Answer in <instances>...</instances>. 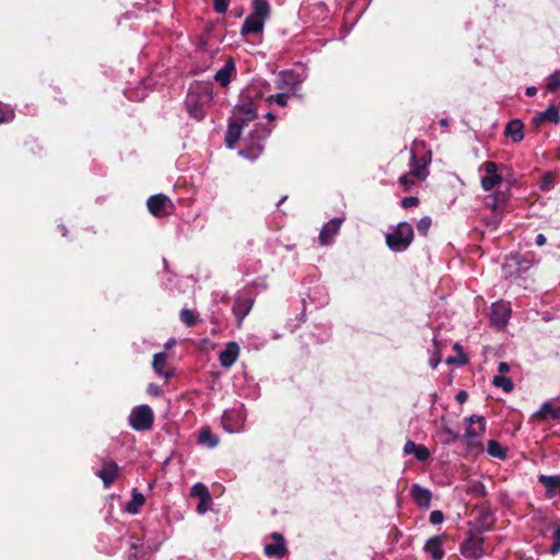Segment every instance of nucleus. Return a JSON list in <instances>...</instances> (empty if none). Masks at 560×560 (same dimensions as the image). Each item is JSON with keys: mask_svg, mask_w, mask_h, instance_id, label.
<instances>
[{"mask_svg": "<svg viewBox=\"0 0 560 560\" xmlns=\"http://www.w3.org/2000/svg\"><path fill=\"white\" fill-rule=\"evenodd\" d=\"M208 98L209 96L207 93L200 94L197 91H189L185 100V106L189 116L197 120H201L205 117L203 105Z\"/></svg>", "mask_w": 560, "mask_h": 560, "instance_id": "7", "label": "nucleus"}, {"mask_svg": "<svg viewBox=\"0 0 560 560\" xmlns=\"http://www.w3.org/2000/svg\"><path fill=\"white\" fill-rule=\"evenodd\" d=\"M145 498L142 493H140L137 489L132 490V498L128 502L126 510L130 514H137L140 508L144 504Z\"/></svg>", "mask_w": 560, "mask_h": 560, "instance_id": "34", "label": "nucleus"}, {"mask_svg": "<svg viewBox=\"0 0 560 560\" xmlns=\"http://www.w3.org/2000/svg\"><path fill=\"white\" fill-rule=\"evenodd\" d=\"M511 316V306L505 302H497L492 304L491 307V322L498 326L503 327Z\"/></svg>", "mask_w": 560, "mask_h": 560, "instance_id": "15", "label": "nucleus"}, {"mask_svg": "<svg viewBox=\"0 0 560 560\" xmlns=\"http://www.w3.org/2000/svg\"><path fill=\"white\" fill-rule=\"evenodd\" d=\"M243 126L244 125L237 120L230 121L225 136V143L230 149H232L240 140Z\"/></svg>", "mask_w": 560, "mask_h": 560, "instance_id": "28", "label": "nucleus"}, {"mask_svg": "<svg viewBox=\"0 0 560 560\" xmlns=\"http://www.w3.org/2000/svg\"><path fill=\"white\" fill-rule=\"evenodd\" d=\"M120 468L113 460H103L102 468L96 471V476L100 477L105 488H109L117 479Z\"/></svg>", "mask_w": 560, "mask_h": 560, "instance_id": "12", "label": "nucleus"}, {"mask_svg": "<svg viewBox=\"0 0 560 560\" xmlns=\"http://www.w3.org/2000/svg\"><path fill=\"white\" fill-rule=\"evenodd\" d=\"M441 124H442L443 126H446V125H447V122H446V120H445V119H442V120H441Z\"/></svg>", "mask_w": 560, "mask_h": 560, "instance_id": "61", "label": "nucleus"}, {"mask_svg": "<svg viewBox=\"0 0 560 560\" xmlns=\"http://www.w3.org/2000/svg\"><path fill=\"white\" fill-rule=\"evenodd\" d=\"M509 196L503 191H495L486 197V206L492 211H498L503 208L508 202Z\"/></svg>", "mask_w": 560, "mask_h": 560, "instance_id": "30", "label": "nucleus"}, {"mask_svg": "<svg viewBox=\"0 0 560 560\" xmlns=\"http://www.w3.org/2000/svg\"><path fill=\"white\" fill-rule=\"evenodd\" d=\"M287 199V197H282L281 200L278 202V207Z\"/></svg>", "mask_w": 560, "mask_h": 560, "instance_id": "58", "label": "nucleus"}, {"mask_svg": "<svg viewBox=\"0 0 560 560\" xmlns=\"http://www.w3.org/2000/svg\"><path fill=\"white\" fill-rule=\"evenodd\" d=\"M440 361H441V360H440V357H433V358H431V360H430V365H431V368H432V369H435V368L439 365Z\"/></svg>", "mask_w": 560, "mask_h": 560, "instance_id": "53", "label": "nucleus"}, {"mask_svg": "<svg viewBox=\"0 0 560 560\" xmlns=\"http://www.w3.org/2000/svg\"><path fill=\"white\" fill-rule=\"evenodd\" d=\"M443 521H444V514L441 511L435 510V511L431 512L430 522L432 524L438 525V524L443 523Z\"/></svg>", "mask_w": 560, "mask_h": 560, "instance_id": "45", "label": "nucleus"}, {"mask_svg": "<svg viewBox=\"0 0 560 560\" xmlns=\"http://www.w3.org/2000/svg\"><path fill=\"white\" fill-rule=\"evenodd\" d=\"M236 120L243 125L257 118L256 107L252 102L237 105L235 108Z\"/></svg>", "mask_w": 560, "mask_h": 560, "instance_id": "22", "label": "nucleus"}, {"mask_svg": "<svg viewBox=\"0 0 560 560\" xmlns=\"http://www.w3.org/2000/svg\"><path fill=\"white\" fill-rule=\"evenodd\" d=\"M404 453L406 455H412L419 462H425L430 457V451L422 444H417L411 440H408L404 445Z\"/></svg>", "mask_w": 560, "mask_h": 560, "instance_id": "20", "label": "nucleus"}, {"mask_svg": "<svg viewBox=\"0 0 560 560\" xmlns=\"http://www.w3.org/2000/svg\"><path fill=\"white\" fill-rule=\"evenodd\" d=\"M413 240V229L407 222H400L392 233H387V247L394 252L406 250Z\"/></svg>", "mask_w": 560, "mask_h": 560, "instance_id": "3", "label": "nucleus"}, {"mask_svg": "<svg viewBox=\"0 0 560 560\" xmlns=\"http://www.w3.org/2000/svg\"><path fill=\"white\" fill-rule=\"evenodd\" d=\"M230 0H213V9L215 12L223 14L228 11Z\"/></svg>", "mask_w": 560, "mask_h": 560, "instance_id": "42", "label": "nucleus"}, {"mask_svg": "<svg viewBox=\"0 0 560 560\" xmlns=\"http://www.w3.org/2000/svg\"><path fill=\"white\" fill-rule=\"evenodd\" d=\"M342 222L343 219L334 218L324 224L318 235V242L322 246H328L334 242L335 236L340 231Z\"/></svg>", "mask_w": 560, "mask_h": 560, "instance_id": "11", "label": "nucleus"}, {"mask_svg": "<svg viewBox=\"0 0 560 560\" xmlns=\"http://www.w3.org/2000/svg\"><path fill=\"white\" fill-rule=\"evenodd\" d=\"M443 433L447 436L446 443H453L458 439V435L448 428H444Z\"/></svg>", "mask_w": 560, "mask_h": 560, "instance_id": "48", "label": "nucleus"}, {"mask_svg": "<svg viewBox=\"0 0 560 560\" xmlns=\"http://www.w3.org/2000/svg\"><path fill=\"white\" fill-rule=\"evenodd\" d=\"M128 420L132 429L137 431H147L151 429L153 424L154 415L148 405H140L132 409Z\"/></svg>", "mask_w": 560, "mask_h": 560, "instance_id": "6", "label": "nucleus"}, {"mask_svg": "<svg viewBox=\"0 0 560 560\" xmlns=\"http://www.w3.org/2000/svg\"><path fill=\"white\" fill-rule=\"evenodd\" d=\"M264 25H265V20L250 14L245 19V21L242 25L241 33H242V35H247V34H252V33L258 34V33L262 32Z\"/></svg>", "mask_w": 560, "mask_h": 560, "instance_id": "26", "label": "nucleus"}, {"mask_svg": "<svg viewBox=\"0 0 560 560\" xmlns=\"http://www.w3.org/2000/svg\"><path fill=\"white\" fill-rule=\"evenodd\" d=\"M148 393L154 396H159L161 394L160 387L156 385H150L148 387Z\"/></svg>", "mask_w": 560, "mask_h": 560, "instance_id": "50", "label": "nucleus"}, {"mask_svg": "<svg viewBox=\"0 0 560 560\" xmlns=\"http://www.w3.org/2000/svg\"><path fill=\"white\" fill-rule=\"evenodd\" d=\"M179 318L187 327H194L198 323V316L189 308H183Z\"/></svg>", "mask_w": 560, "mask_h": 560, "instance_id": "36", "label": "nucleus"}, {"mask_svg": "<svg viewBox=\"0 0 560 560\" xmlns=\"http://www.w3.org/2000/svg\"><path fill=\"white\" fill-rule=\"evenodd\" d=\"M505 136L514 142H520L524 138L522 121L518 119L511 120L505 127Z\"/></svg>", "mask_w": 560, "mask_h": 560, "instance_id": "31", "label": "nucleus"}, {"mask_svg": "<svg viewBox=\"0 0 560 560\" xmlns=\"http://www.w3.org/2000/svg\"><path fill=\"white\" fill-rule=\"evenodd\" d=\"M534 121L536 125H540L544 122L559 124V121H560L559 110L556 106L550 105L546 110L538 114L534 118Z\"/></svg>", "mask_w": 560, "mask_h": 560, "instance_id": "29", "label": "nucleus"}, {"mask_svg": "<svg viewBox=\"0 0 560 560\" xmlns=\"http://www.w3.org/2000/svg\"><path fill=\"white\" fill-rule=\"evenodd\" d=\"M15 117L14 108L0 102V124L9 122Z\"/></svg>", "mask_w": 560, "mask_h": 560, "instance_id": "38", "label": "nucleus"}, {"mask_svg": "<svg viewBox=\"0 0 560 560\" xmlns=\"http://www.w3.org/2000/svg\"><path fill=\"white\" fill-rule=\"evenodd\" d=\"M538 480L546 488L548 498L560 495V476L540 475Z\"/></svg>", "mask_w": 560, "mask_h": 560, "instance_id": "25", "label": "nucleus"}, {"mask_svg": "<svg viewBox=\"0 0 560 560\" xmlns=\"http://www.w3.org/2000/svg\"><path fill=\"white\" fill-rule=\"evenodd\" d=\"M152 366L154 372L165 380H168L173 376V371L167 368V355L165 352L154 354Z\"/></svg>", "mask_w": 560, "mask_h": 560, "instance_id": "23", "label": "nucleus"}, {"mask_svg": "<svg viewBox=\"0 0 560 560\" xmlns=\"http://www.w3.org/2000/svg\"><path fill=\"white\" fill-rule=\"evenodd\" d=\"M467 393L464 392V390H460L457 393L456 395V400L459 402V404H464L466 400H467Z\"/></svg>", "mask_w": 560, "mask_h": 560, "instance_id": "49", "label": "nucleus"}, {"mask_svg": "<svg viewBox=\"0 0 560 560\" xmlns=\"http://www.w3.org/2000/svg\"><path fill=\"white\" fill-rule=\"evenodd\" d=\"M289 97H290L289 93L282 92V93L269 95L266 98V102L276 103L277 105H279L281 107H284L288 105Z\"/></svg>", "mask_w": 560, "mask_h": 560, "instance_id": "39", "label": "nucleus"}, {"mask_svg": "<svg viewBox=\"0 0 560 560\" xmlns=\"http://www.w3.org/2000/svg\"><path fill=\"white\" fill-rule=\"evenodd\" d=\"M410 495L419 508L428 509L431 504L432 492L418 483L410 487Z\"/></svg>", "mask_w": 560, "mask_h": 560, "instance_id": "18", "label": "nucleus"}, {"mask_svg": "<svg viewBox=\"0 0 560 560\" xmlns=\"http://www.w3.org/2000/svg\"><path fill=\"white\" fill-rule=\"evenodd\" d=\"M501 168H503L502 165H498L492 161H486L479 166V172L483 173L480 177V185L485 191H490L502 183Z\"/></svg>", "mask_w": 560, "mask_h": 560, "instance_id": "4", "label": "nucleus"}, {"mask_svg": "<svg viewBox=\"0 0 560 560\" xmlns=\"http://www.w3.org/2000/svg\"><path fill=\"white\" fill-rule=\"evenodd\" d=\"M244 421L242 412L237 410L225 411L222 417V424L230 433L238 432L243 428Z\"/></svg>", "mask_w": 560, "mask_h": 560, "instance_id": "17", "label": "nucleus"}, {"mask_svg": "<svg viewBox=\"0 0 560 560\" xmlns=\"http://www.w3.org/2000/svg\"><path fill=\"white\" fill-rule=\"evenodd\" d=\"M536 94V88L535 86H529L526 89V95L527 96H534Z\"/></svg>", "mask_w": 560, "mask_h": 560, "instance_id": "54", "label": "nucleus"}, {"mask_svg": "<svg viewBox=\"0 0 560 560\" xmlns=\"http://www.w3.org/2000/svg\"><path fill=\"white\" fill-rule=\"evenodd\" d=\"M431 224H432V220L430 217H423L419 220L418 224H417V229L419 231L420 234L427 236L430 228H431Z\"/></svg>", "mask_w": 560, "mask_h": 560, "instance_id": "41", "label": "nucleus"}, {"mask_svg": "<svg viewBox=\"0 0 560 560\" xmlns=\"http://www.w3.org/2000/svg\"><path fill=\"white\" fill-rule=\"evenodd\" d=\"M302 82L303 79L299 73H295L294 71H283L279 75L277 88L284 90V93H289V95H295Z\"/></svg>", "mask_w": 560, "mask_h": 560, "instance_id": "10", "label": "nucleus"}, {"mask_svg": "<svg viewBox=\"0 0 560 560\" xmlns=\"http://www.w3.org/2000/svg\"><path fill=\"white\" fill-rule=\"evenodd\" d=\"M270 538L272 542L265 545V555L278 559L283 558L288 553L283 536L279 533H272Z\"/></svg>", "mask_w": 560, "mask_h": 560, "instance_id": "13", "label": "nucleus"}, {"mask_svg": "<svg viewBox=\"0 0 560 560\" xmlns=\"http://www.w3.org/2000/svg\"><path fill=\"white\" fill-rule=\"evenodd\" d=\"M411 174H406L399 177V183L405 188V190H408L409 187L415 184L411 179Z\"/></svg>", "mask_w": 560, "mask_h": 560, "instance_id": "46", "label": "nucleus"}, {"mask_svg": "<svg viewBox=\"0 0 560 560\" xmlns=\"http://www.w3.org/2000/svg\"><path fill=\"white\" fill-rule=\"evenodd\" d=\"M550 552L552 555L560 552V526L553 533V544L551 545Z\"/></svg>", "mask_w": 560, "mask_h": 560, "instance_id": "43", "label": "nucleus"}, {"mask_svg": "<svg viewBox=\"0 0 560 560\" xmlns=\"http://www.w3.org/2000/svg\"><path fill=\"white\" fill-rule=\"evenodd\" d=\"M138 549H139V546L136 542H131L128 560H141Z\"/></svg>", "mask_w": 560, "mask_h": 560, "instance_id": "47", "label": "nucleus"}, {"mask_svg": "<svg viewBox=\"0 0 560 560\" xmlns=\"http://www.w3.org/2000/svg\"><path fill=\"white\" fill-rule=\"evenodd\" d=\"M175 342H176V341H175V340H173V339H172V340H170V341H167V342L165 343V348H166V349H171V348L175 345Z\"/></svg>", "mask_w": 560, "mask_h": 560, "instance_id": "55", "label": "nucleus"}, {"mask_svg": "<svg viewBox=\"0 0 560 560\" xmlns=\"http://www.w3.org/2000/svg\"><path fill=\"white\" fill-rule=\"evenodd\" d=\"M500 373H508L510 371V365L506 362H501L498 366Z\"/></svg>", "mask_w": 560, "mask_h": 560, "instance_id": "51", "label": "nucleus"}, {"mask_svg": "<svg viewBox=\"0 0 560 560\" xmlns=\"http://www.w3.org/2000/svg\"><path fill=\"white\" fill-rule=\"evenodd\" d=\"M480 488H481V490H480L481 494H483V495H485V494H486L485 486L480 485Z\"/></svg>", "mask_w": 560, "mask_h": 560, "instance_id": "57", "label": "nucleus"}, {"mask_svg": "<svg viewBox=\"0 0 560 560\" xmlns=\"http://www.w3.org/2000/svg\"><path fill=\"white\" fill-rule=\"evenodd\" d=\"M190 495L199 499V503L197 505V512L199 514H203L209 510L212 499L208 488L205 485L198 482L192 486Z\"/></svg>", "mask_w": 560, "mask_h": 560, "instance_id": "14", "label": "nucleus"}, {"mask_svg": "<svg viewBox=\"0 0 560 560\" xmlns=\"http://www.w3.org/2000/svg\"><path fill=\"white\" fill-rule=\"evenodd\" d=\"M446 362H447V363H453V362H454V359H453V358H448V359L446 360Z\"/></svg>", "mask_w": 560, "mask_h": 560, "instance_id": "60", "label": "nucleus"}, {"mask_svg": "<svg viewBox=\"0 0 560 560\" xmlns=\"http://www.w3.org/2000/svg\"><path fill=\"white\" fill-rule=\"evenodd\" d=\"M238 354H240L238 345L234 341L229 342L225 346L224 350H222L219 354L220 364L225 369L231 368L237 360Z\"/></svg>", "mask_w": 560, "mask_h": 560, "instance_id": "19", "label": "nucleus"}, {"mask_svg": "<svg viewBox=\"0 0 560 560\" xmlns=\"http://www.w3.org/2000/svg\"><path fill=\"white\" fill-rule=\"evenodd\" d=\"M254 305V299L237 295L233 304V313L237 318V327L242 326L244 318L248 315Z\"/></svg>", "mask_w": 560, "mask_h": 560, "instance_id": "16", "label": "nucleus"}, {"mask_svg": "<svg viewBox=\"0 0 560 560\" xmlns=\"http://www.w3.org/2000/svg\"><path fill=\"white\" fill-rule=\"evenodd\" d=\"M487 453L498 459H505L508 454V448L503 447L498 441L489 440L487 443Z\"/></svg>", "mask_w": 560, "mask_h": 560, "instance_id": "32", "label": "nucleus"}, {"mask_svg": "<svg viewBox=\"0 0 560 560\" xmlns=\"http://www.w3.org/2000/svg\"><path fill=\"white\" fill-rule=\"evenodd\" d=\"M467 428L463 435V440L466 442L469 448H482L481 438L486 432L487 422L482 416H470L466 419Z\"/></svg>", "mask_w": 560, "mask_h": 560, "instance_id": "2", "label": "nucleus"}, {"mask_svg": "<svg viewBox=\"0 0 560 560\" xmlns=\"http://www.w3.org/2000/svg\"><path fill=\"white\" fill-rule=\"evenodd\" d=\"M533 418L538 421H546L549 419L560 418V408L556 407L551 401L544 402L540 408L533 415Z\"/></svg>", "mask_w": 560, "mask_h": 560, "instance_id": "21", "label": "nucleus"}, {"mask_svg": "<svg viewBox=\"0 0 560 560\" xmlns=\"http://www.w3.org/2000/svg\"><path fill=\"white\" fill-rule=\"evenodd\" d=\"M485 518H486V520H488V518H489V521H490V522H492V516H491L490 514H489V515H486V516H485Z\"/></svg>", "mask_w": 560, "mask_h": 560, "instance_id": "59", "label": "nucleus"}, {"mask_svg": "<svg viewBox=\"0 0 560 560\" xmlns=\"http://www.w3.org/2000/svg\"><path fill=\"white\" fill-rule=\"evenodd\" d=\"M198 442L209 447H215L219 443V438L209 428H203L199 433Z\"/></svg>", "mask_w": 560, "mask_h": 560, "instance_id": "35", "label": "nucleus"}, {"mask_svg": "<svg viewBox=\"0 0 560 560\" xmlns=\"http://www.w3.org/2000/svg\"><path fill=\"white\" fill-rule=\"evenodd\" d=\"M492 383L494 386L502 388L505 393H510L514 388L512 380L503 375H495Z\"/></svg>", "mask_w": 560, "mask_h": 560, "instance_id": "37", "label": "nucleus"}, {"mask_svg": "<svg viewBox=\"0 0 560 560\" xmlns=\"http://www.w3.org/2000/svg\"><path fill=\"white\" fill-rule=\"evenodd\" d=\"M485 538L481 534H470L460 547L463 556L467 558H480L483 553Z\"/></svg>", "mask_w": 560, "mask_h": 560, "instance_id": "9", "label": "nucleus"}, {"mask_svg": "<svg viewBox=\"0 0 560 560\" xmlns=\"http://www.w3.org/2000/svg\"><path fill=\"white\" fill-rule=\"evenodd\" d=\"M266 118H267L268 120H275V119H276V116H275L272 113H268V114L266 115Z\"/></svg>", "mask_w": 560, "mask_h": 560, "instance_id": "56", "label": "nucleus"}, {"mask_svg": "<svg viewBox=\"0 0 560 560\" xmlns=\"http://www.w3.org/2000/svg\"><path fill=\"white\" fill-rule=\"evenodd\" d=\"M536 244L538 246H542L546 244V237L544 234H538L537 237H536Z\"/></svg>", "mask_w": 560, "mask_h": 560, "instance_id": "52", "label": "nucleus"}, {"mask_svg": "<svg viewBox=\"0 0 560 560\" xmlns=\"http://www.w3.org/2000/svg\"><path fill=\"white\" fill-rule=\"evenodd\" d=\"M424 551L433 560H441L444 557L443 537L442 536L431 537L424 546Z\"/></svg>", "mask_w": 560, "mask_h": 560, "instance_id": "24", "label": "nucleus"}, {"mask_svg": "<svg viewBox=\"0 0 560 560\" xmlns=\"http://www.w3.org/2000/svg\"><path fill=\"white\" fill-rule=\"evenodd\" d=\"M234 71L235 63L233 59H229L224 67L217 71L214 79L221 86L225 88L230 84Z\"/></svg>", "mask_w": 560, "mask_h": 560, "instance_id": "27", "label": "nucleus"}, {"mask_svg": "<svg viewBox=\"0 0 560 560\" xmlns=\"http://www.w3.org/2000/svg\"><path fill=\"white\" fill-rule=\"evenodd\" d=\"M419 203V199L413 196L405 197L401 199L400 205L402 208L416 207Z\"/></svg>", "mask_w": 560, "mask_h": 560, "instance_id": "44", "label": "nucleus"}, {"mask_svg": "<svg viewBox=\"0 0 560 560\" xmlns=\"http://www.w3.org/2000/svg\"><path fill=\"white\" fill-rule=\"evenodd\" d=\"M271 129L257 125L245 139V147L241 154L250 160H256L264 151L262 141L269 137Z\"/></svg>", "mask_w": 560, "mask_h": 560, "instance_id": "1", "label": "nucleus"}, {"mask_svg": "<svg viewBox=\"0 0 560 560\" xmlns=\"http://www.w3.org/2000/svg\"><path fill=\"white\" fill-rule=\"evenodd\" d=\"M147 206L149 211L158 218L166 217L174 210L172 200L162 194L151 196L147 201Z\"/></svg>", "mask_w": 560, "mask_h": 560, "instance_id": "8", "label": "nucleus"}, {"mask_svg": "<svg viewBox=\"0 0 560 560\" xmlns=\"http://www.w3.org/2000/svg\"><path fill=\"white\" fill-rule=\"evenodd\" d=\"M252 15L266 21L270 15V5L267 0H253Z\"/></svg>", "mask_w": 560, "mask_h": 560, "instance_id": "33", "label": "nucleus"}, {"mask_svg": "<svg viewBox=\"0 0 560 560\" xmlns=\"http://www.w3.org/2000/svg\"><path fill=\"white\" fill-rule=\"evenodd\" d=\"M418 147H424L423 142L415 143L411 149L410 174L419 180H424L429 176V165L431 163L432 153L425 151L420 158H417Z\"/></svg>", "mask_w": 560, "mask_h": 560, "instance_id": "5", "label": "nucleus"}, {"mask_svg": "<svg viewBox=\"0 0 560 560\" xmlns=\"http://www.w3.org/2000/svg\"><path fill=\"white\" fill-rule=\"evenodd\" d=\"M546 88L550 92H557L560 89V71H556L548 77Z\"/></svg>", "mask_w": 560, "mask_h": 560, "instance_id": "40", "label": "nucleus"}]
</instances>
